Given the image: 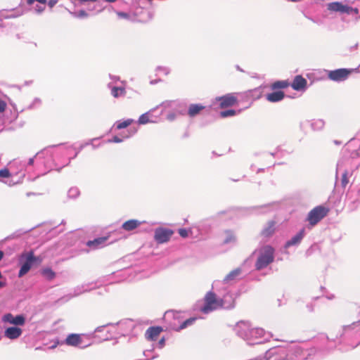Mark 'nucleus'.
Returning <instances> with one entry per match:
<instances>
[{
	"label": "nucleus",
	"instance_id": "f257e3e1",
	"mask_svg": "<svg viewBox=\"0 0 360 360\" xmlns=\"http://www.w3.org/2000/svg\"><path fill=\"white\" fill-rule=\"evenodd\" d=\"M236 334L248 345L262 344L268 341L271 335L262 328H253L247 322H239L235 327Z\"/></svg>",
	"mask_w": 360,
	"mask_h": 360
},
{
	"label": "nucleus",
	"instance_id": "f03ea898",
	"mask_svg": "<svg viewBox=\"0 0 360 360\" xmlns=\"http://www.w3.org/2000/svg\"><path fill=\"white\" fill-rule=\"evenodd\" d=\"M252 255H257V259L255 263V269L261 271L274 262L275 250L270 245H264L257 248Z\"/></svg>",
	"mask_w": 360,
	"mask_h": 360
},
{
	"label": "nucleus",
	"instance_id": "7ed1b4c3",
	"mask_svg": "<svg viewBox=\"0 0 360 360\" xmlns=\"http://www.w3.org/2000/svg\"><path fill=\"white\" fill-rule=\"evenodd\" d=\"M39 261L40 259L34 255L33 251L22 252L19 257L21 266L18 272V276L22 277L25 275L30 271L32 266Z\"/></svg>",
	"mask_w": 360,
	"mask_h": 360
},
{
	"label": "nucleus",
	"instance_id": "20e7f679",
	"mask_svg": "<svg viewBox=\"0 0 360 360\" xmlns=\"http://www.w3.org/2000/svg\"><path fill=\"white\" fill-rule=\"evenodd\" d=\"M328 214V210L321 206H316L312 209L307 214L306 221L309 222L307 228L311 229L316 225Z\"/></svg>",
	"mask_w": 360,
	"mask_h": 360
},
{
	"label": "nucleus",
	"instance_id": "39448f33",
	"mask_svg": "<svg viewBox=\"0 0 360 360\" xmlns=\"http://www.w3.org/2000/svg\"><path fill=\"white\" fill-rule=\"evenodd\" d=\"M359 72V68H339L334 70H327V75L329 79L340 82L348 79L351 73Z\"/></svg>",
	"mask_w": 360,
	"mask_h": 360
},
{
	"label": "nucleus",
	"instance_id": "423d86ee",
	"mask_svg": "<svg viewBox=\"0 0 360 360\" xmlns=\"http://www.w3.org/2000/svg\"><path fill=\"white\" fill-rule=\"evenodd\" d=\"M221 307L220 299H217L214 292L210 291L205 297V304L201 308V311L208 314Z\"/></svg>",
	"mask_w": 360,
	"mask_h": 360
},
{
	"label": "nucleus",
	"instance_id": "0eeeda50",
	"mask_svg": "<svg viewBox=\"0 0 360 360\" xmlns=\"http://www.w3.org/2000/svg\"><path fill=\"white\" fill-rule=\"evenodd\" d=\"M159 107V105H158ZM162 110L159 114V116L163 114V112L166 109H171L172 110H176L179 114L185 115L186 112V103L180 101H163L160 105Z\"/></svg>",
	"mask_w": 360,
	"mask_h": 360
},
{
	"label": "nucleus",
	"instance_id": "6e6552de",
	"mask_svg": "<svg viewBox=\"0 0 360 360\" xmlns=\"http://www.w3.org/2000/svg\"><path fill=\"white\" fill-rule=\"evenodd\" d=\"M288 355L286 348L275 347L266 352V360H288Z\"/></svg>",
	"mask_w": 360,
	"mask_h": 360
},
{
	"label": "nucleus",
	"instance_id": "1a4fd4ad",
	"mask_svg": "<svg viewBox=\"0 0 360 360\" xmlns=\"http://www.w3.org/2000/svg\"><path fill=\"white\" fill-rule=\"evenodd\" d=\"M173 233L172 229L158 227L155 229L154 239L158 243H164L169 240Z\"/></svg>",
	"mask_w": 360,
	"mask_h": 360
},
{
	"label": "nucleus",
	"instance_id": "9d476101",
	"mask_svg": "<svg viewBox=\"0 0 360 360\" xmlns=\"http://www.w3.org/2000/svg\"><path fill=\"white\" fill-rule=\"evenodd\" d=\"M65 342L68 345L77 347L81 349L86 348L91 345V343L84 344L82 335L75 333L68 335Z\"/></svg>",
	"mask_w": 360,
	"mask_h": 360
},
{
	"label": "nucleus",
	"instance_id": "9b49d317",
	"mask_svg": "<svg viewBox=\"0 0 360 360\" xmlns=\"http://www.w3.org/2000/svg\"><path fill=\"white\" fill-rule=\"evenodd\" d=\"M327 10L330 13L345 14L348 11V5L342 1H333L326 4Z\"/></svg>",
	"mask_w": 360,
	"mask_h": 360
},
{
	"label": "nucleus",
	"instance_id": "f8f14e48",
	"mask_svg": "<svg viewBox=\"0 0 360 360\" xmlns=\"http://www.w3.org/2000/svg\"><path fill=\"white\" fill-rule=\"evenodd\" d=\"M114 326H119L121 331L119 333L122 335H125L131 332L135 327V324L131 319H123L116 323H113Z\"/></svg>",
	"mask_w": 360,
	"mask_h": 360
},
{
	"label": "nucleus",
	"instance_id": "ddd939ff",
	"mask_svg": "<svg viewBox=\"0 0 360 360\" xmlns=\"http://www.w3.org/2000/svg\"><path fill=\"white\" fill-rule=\"evenodd\" d=\"M216 101L219 102L221 108H226L233 105L237 98L233 94H227L224 96L216 98Z\"/></svg>",
	"mask_w": 360,
	"mask_h": 360
},
{
	"label": "nucleus",
	"instance_id": "4468645a",
	"mask_svg": "<svg viewBox=\"0 0 360 360\" xmlns=\"http://www.w3.org/2000/svg\"><path fill=\"white\" fill-rule=\"evenodd\" d=\"M305 236V228L301 229L295 236L290 240H287L284 245L285 248H288L291 246L298 245Z\"/></svg>",
	"mask_w": 360,
	"mask_h": 360
},
{
	"label": "nucleus",
	"instance_id": "2eb2a0df",
	"mask_svg": "<svg viewBox=\"0 0 360 360\" xmlns=\"http://www.w3.org/2000/svg\"><path fill=\"white\" fill-rule=\"evenodd\" d=\"M157 108H158V106L150 110L149 111H148L146 113L142 114L139 118V120H138L139 124H146L150 123V122L151 123L157 122L159 115L156 116L155 117H153V112Z\"/></svg>",
	"mask_w": 360,
	"mask_h": 360
},
{
	"label": "nucleus",
	"instance_id": "dca6fc26",
	"mask_svg": "<svg viewBox=\"0 0 360 360\" xmlns=\"http://www.w3.org/2000/svg\"><path fill=\"white\" fill-rule=\"evenodd\" d=\"M10 168L13 169V167H16L18 171L13 172V174L15 175L20 174V178L21 180L25 176V173L22 172L24 170H26V162L25 161L14 160L13 162L9 164Z\"/></svg>",
	"mask_w": 360,
	"mask_h": 360
},
{
	"label": "nucleus",
	"instance_id": "f3484780",
	"mask_svg": "<svg viewBox=\"0 0 360 360\" xmlns=\"http://www.w3.org/2000/svg\"><path fill=\"white\" fill-rule=\"evenodd\" d=\"M307 81L302 75H296L291 84V87L297 91H304L307 89Z\"/></svg>",
	"mask_w": 360,
	"mask_h": 360
},
{
	"label": "nucleus",
	"instance_id": "a211bd4d",
	"mask_svg": "<svg viewBox=\"0 0 360 360\" xmlns=\"http://www.w3.org/2000/svg\"><path fill=\"white\" fill-rule=\"evenodd\" d=\"M3 320L15 326H23L25 323V316L22 314L14 316L11 314H6L4 316Z\"/></svg>",
	"mask_w": 360,
	"mask_h": 360
},
{
	"label": "nucleus",
	"instance_id": "6ab92c4d",
	"mask_svg": "<svg viewBox=\"0 0 360 360\" xmlns=\"http://www.w3.org/2000/svg\"><path fill=\"white\" fill-rule=\"evenodd\" d=\"M221 307L226 309H231L235 307V297L231 293H226L220 298Z\"/></svg>",
	"mask_w": 360,
	"mask_h": 360
},
{
	"label": "nucleus",
	"instance_id": "aec40b11",
	"mask_svg": "<svg viewBox=\"0 0 360 360\" xmlns=\"http://www.w3.org/2000/svg\"><path fill=\"white\" fill-rule=\"evenodd\" d=\"M242 274V269L240 267L236 268L229 272L224 278L223 283L225 284L232 283L240 279Z\"/></svg>",
	"mask_w": 360,
	"mask_h": 360
},
{
	"label": "nucleus",
	"instance_id": "412c9836",
	"mask_svg": "<svg viewBox=\"0 0 360 360\" xmlns=\"http://www.w3.org/2000/svg\"><path fill=\"white\" fill-rule=\"evenodd\" d=\"M55 146H49L47 148H45L44 149H43L40 152L37 153L35 155L34 157L30 158L28 162H26V168L27 167V166L33 165L35 158H37V159H39V158H44L45 155L46 156L51 157V155H52V148L53 147H55Z\"/></svg>",
	"mask_w": 360,
	"mask_h": 360
},
{
	"label": "nucleus",
	"instance_id": "4be33fe9",
	"mask_svg": "<svg viewBox=\"0 0 360 360\" xmlns=\"http://www.w3.org/2000/svg\"><path fill=\"white\" fill-rule=\"evenodd\" d=\"M22 330L21 328L16 326H12L5 330L4 335L11 340H15L19 338L22 335Z\"/></svg>",
	"mask_w": 360,
	"mask_h": 360
},
{
	"label": "nucleus",
	"instance_id": "5701e85b",
	"mask_svg": "<svg viewBox=\"0 0 360 360\" xmlns=\"http://www.w3.org/2000/svg\"><path fill=\"white\" fill-rule=\"evenodd\" d=\"M162 331V328L160 326H151L146 331L145 336L148 340H154Z\"/></svg>",
	"mask_w": 360,
	"mask_h": 360
},
{
	"label": "nucleus",
	"instance_id": "b1692460",
	"mask_svg": "<svg viewBox=\"0 0 360 360\" xmlns=\"http://www.w3.org/2000/svg\"><path fill=\"white\" fill-rule=\"evenodd\" d=\"M347 198L350 209L352 210L356 209L360 204V197L356 195L355 191H351L347 194Z\"/></svg>",
	"mask_w": 360,
	"mask_h": 360
},
{
	"label": "nucleus",
	"instance_id": "393cba45",
	"mask_svg": "<svg viewBox=\"0 0 360 360\" xmlns=\"http://www.w3.org/2000/svg\"><path fill=\"white\" fill-rule=\"evenodd\" d=\"M106 240V237H100L92 240L87 241L86 245L91 249H98L105 245Z\"/></svg>",
	"mask_w": 360,
	"mask_h": 360
},
{
	"label": "nucleus",
	"instance_id": "a878e982",
	"mask_svg": "<svg viewBox=\"0 0 360 360\" xmlns=\"http://www.w3.org/2000/svg\"><path fill=\"white\" fill-rule=\"evenodd\" d=\"M285 97V94L281 91H274L266 95L267 101L271 103H276L282 101Z\"/></svg>",
	"mask_w": 360,
	"mask_h": 360
},
{
	"label": "nucleus",
	"instance_id": "bb28decb",
	"mask_svg": "<svg viewBox=\"0 0 360 360\" xmlns=\"http://www.w3.org/2000/svg\"><path fill=\"white\" fill-rule=\"evenodd\" d=\"M142 224L141 221L137 219H130L122 224V228L127 231H131L136 229Z\"/></svg>",
	"mask_w": 360,
	"mask_h": 360
},
{
	"label": "nucleus",
	"instance_id": "cd10ccee",
	"mask_svg": "<svg viewBox=\"0 0 360 360\" xmlns=\"http://www.w3.org/2000/svg\"><path fill=\"white\" fill-rule=\"evenodd\" d=\"M275 221H269L262 231V235L264 237H269L273 235L275 231Z\"/></svg>",
	"mask_w": 360,
	"mask_h": 360
},
{
	"label": "nucleus",
	"instance_id": "c85d7f7f",
	"mask_svg": "<svg viewBox=\"0 0 360 360\" xmlns=\"http://www.w3.org/2000/svg\"><path fill=\"white\" fill-rule=\"evenodd\" d=\"M204 108L205 106L201 104H191L188 107L187 113L191 117H193Z\"/></svg>",
	"mask_w": 360,
	"mask_h": 360
},
{
	"label": "nucleus",
	"instance_id": "c756f323",
	"mask_svg": "<svg viewBox=\"0 0 360 360\" xmlns=\"http://www.w3.org/2000/svg\"><path fill=\"white\" fill-rule=\"evenodd\" d=\"M108 87L111 89V94L115 98H118L125 95V89L121 86H112L111 83L108 84Z\"/></svg>",
	"mask_w": 360,
	"mask_h": 360
},
{
	"label": "nucleus",
	"instance_id": "7c9ffc66",
	"mask_svg": "<svg viewBox=\"0 0 360 360\" xmlns=\"http://www.w3.org/2000/svg\"><path fill=\"white\" fill-rule=\"evenodd\" d=\"M236 243V237L235 234L230 230L225 231L224 244H235Z\"/></svg>",
	"mask_w": 360,
	"mask_h": 360
},
{
	"label": "nucleus",
	"instance_id": "2f4dec72",
	"mask_svg": "<svg viewBox=\"0 0 360 360\" xmlns=\"http://www.w3.org/2000/svg\"><path fill=\"white\" fill-rule=\"evenodd\" d=\"M311 127L314 131L321 130L323 128L325 122L323 120H313L310 123Z\"/></svg>",
	"mask_w": 360,
	"mask_h": 360
},
{
	"label": "nucleus",
	"instance_id": "473e14b6",
	"mask_svg": "<svg viewBox=\"0 0 360 360\" xmlns=\"http://www.w3.org/2000/svg\"><path fill=\"white\" fill-rule=\"evenodd\" d=\"M91 289V288H89V284H84V285H82L81 286H77V288H75L74 294H73V295H72V297L78 296L83 292L90 290Z\"/></svg>",
	"mask_w": 360,
	"mask_h": 360
},
{
	"label": "nucleus",
	"instance_id": "72a5a7b5",
	"mask_svg": "<svg viewBox=\"0 0 360 360\" xmlns=\"http://www.w3.org/2000/svg\"><path fill=\"white\" fill-rule=\"evenodd\" d=\"M196 319H197V318H195V317H191V318H189V319L185 320L180 324L179 326H178L176 328H175V330L180 331L181 330H183V329L187 328L188 326L193 325Z\"/></svg>",
	"mask_w": 360,
	"mask_h": 360
},
{
	"label": "nucleus",
	"instance_id": "f704fd0d",
	"mask_svg": "<svg viewBox=\"0 0 360 360\" xmlns=\"http://www.w3.org/2000/svg\"><path fill=\"white\" fill-rule=\"evenodd\" d=\"M41 274L48 281L53 280L56 276V273L50 268H45L41 270Z\"/></svg>",
	"mask_w": 360,
	"mask_h": 360
},
{
	"label": "nucleus",
	"instance_id": "c9c22d12",
	"mask_svg": "<svg viewBox=\"0 0 360 360\" xmlns=\"http://www.w3.org/2000/svg\"><path fill=\"white\" fill-rule=\"evenodd\" d=\"M133 120L132 119H127L126 120H119L117 122H116V123L115 124V126L116 127L117 129H124L126 127H127L128 126H129L132 122H133Z\"/></svg>",
	"mask_w": 360,
	"mask_h": 360
},
{
	"label": "nucleus",
	"instance_id": "e433bc0d",
	"mask_svg": "<svg viewBox=\"0 0 360 360\" xmlns=\"http://www.w3.org/2000/svg\"><path fill=\"white\" fill-rule=\"evenodd\" d=\"M289 86V84L287 81H277L272 84L271 89H285Z\"/></svg>",
	"mask_w": 360,
	"mask_h": 360
},
{
	"label": "nucleus",
	"instance_id": "4c0bfd02",
	"mask_svg": "<svg viewBox=\"0 0 360 360\" xmlns=\"http://www.w3.org/2000/svg\"><path fill=\"white\" fill-rule=\"evenodd\" d=\"M136 132V130H134L133 132L129 135L123 136L122 138H120L119 136H114L112 139L108 140L109 143H121L124 141V139L129 138L131 136L134 134Z\"/></svg>",
	"mask_w": 360,
	"mask_h": 360
},
{
	"label": "nucleus",
	"instance_id": "58836bf2",
	"mask_svg": "<svg viewBox=\"0 0 360 360\" xmlns=\"http://www.w3.org/2000/svg\"><path fill=\"white\" fill-rule=\"evenodd\" d=\"M70 13L75 18H84L89 16V14L84 10H80L79 11H70Z\"/></svg>",
	"mask_w": 360,
	"mask_h": 360
},
{
	"label": "nucleus",
	"instance_id": "ea45409f",
	"mask_svg": "<svg viewBox=\"0 0 360 360\" xmlns=\"http://www.w3.org/2000/svg\"><path fill=\"white\" fill-rule=\"evenodd\" d=\"M79 195V191L77 187H72L69 189L68 196L70 198H75Z\"/></svg>",
	"mask_w": 360,
	"mask_h": 360
},
{
	"label": "nucleus",
	"instance_id": "a19ab883",
	"mask_svg": "<svg viewBox=\"0 0 360 360\" xmlns=\"http://www.w3.org/2000/svg\"><path fill=\"white\" fill-rule=\"evenodd\" d=\"M236 114H237V112L235 110L230 109V110L221 111L220 112V116L221 117H228L234 116Z\"/></svg>",
	"mask_w": 360,
	"mask_h": 360
},
{
	"label": "nucleus",
	"instance_id": "79ce46f5",
	"mask_svg": "<svg viewBox=\"0 0 360 360\" xmlns=\"http://www.w3.org/2000/svg\"><path fill=\"white\" fill-rule=\"evenodd\" d=\"M13 173H11L8 169L4 168L0 169V177L1 178H9Z\"/></svg>",
	"mask_w": 360,
	"mask_h": 360
},
{
	"label": "nucleus",
	"instance_id": "37998d69",
	"mask_svg": "<svg viewBox=\"0 0 360 360\" xmlns=\"http://www.w3.org/2000/svg\"><path fill=\"white\" fill-rule=\"evenodd\" d=\"M155 71L159 72H162L165 75H167L170 72V69L165 66H158L155 69Z\"/></svg>",
	"mask_w": 360,
	"mask_h": 360
},
{
	"label": "nucleus",
	"instance_id": "c03bdc74",
	"mask_svg": "<svg viewBox=\"0 0 360 360\" xmlns=\"http://www.w3.org/2000/svg\"><path fill=\"white\" fill-rule=\"evenodd\" d=\"M94 140H95V139H91V140H90L89 142H86V143H83V144L80 145L79 148H78V150H77V152L75 153V155H74L72 158H71L70 159L69 162H70V160H71L72 159L75 158L77 156L78 153H79V152H80V151H81V150H82L85 146H86L89 145V144H90L91 142H93Z\"/></svg>",
	"mask_w": 360,
	"mask_h": 360
},
{
	"label": "nucleus",
	"instance_id": "a18cd8bd",
	"mask_svg": "<svg viewBox=\"0 0 360 360\" xmlns=\"http://www.w3.org/2000/svg\"><path fill=\"white\" fill-rule=\"evenodd\" d=\"M179 115L180 114H179L176 110H172V112L167 115V119L169 121H174L176 118L177 115Z\"/></svg>",
	"mask_w": 360,
	"mask_h": 360
},
{
	"label": "nucleus",
	"instance_id": "49530a36",
	"mask_svg": "<svg viewBox=\"0 0 360 360\" xmlns=\"http://www.w3.org/2000/svg\"><path fill=\"white\" fill-rule=\"evenodd\" d=\"M341 184L343 187H345L348 184L347 172L346 171H344L342 174Z\"/></svg>",
	"mask_w": 360,
	"mask_h": 360
},
{
	"label": "nucleus",
	"instance_id": "de8ad7c7",
	"mask_svg": "<svg viewBox=\"0 0 360 360\" xmlns=\"http://www.w3.org/2000/svg\"><path fill=\"white\" fill-rule=\"evenodd\" d=\"M359 10L357 8H352L349 6H348V11H347L346 14H359Z\"/></svg>",
	"mask_w": 360,
	"mask_h": 360
},
{
	"label": "nucleus",
	"instance_id": "09e8293b",
	"mask_svg": "<svg viewBox=\"0 0 360 360\" xmlns=\"http://www.w3.org/2000/svg\"><path fill=\"white\" fill-rule=\"evenodd\" d=\"M114 326L113 323H108L105 325H103V326H98L95 330H94V333H100V332H102L103 330V329L106 327V326Z\"/></svg>",
	"mask_w": 360,
	"mask_h": 360
},
{
	"label": "nucleus",
	"instance_id": "8fccbe9b",
	"mask_svg": "<svg viewBox=\"0 0 360 360\" xmlns=\"http://www.w3.org/2000/svg\"><path fill=\"white\" fill-rule=\"evenodd\" d=\"M178 232L182 238H186L188 235V231L186 229H179Z\"/></svg>",
	"mask_w": 360,
	"mask_h": 360
},
{
	"label": "nucleus",
	"instance_id": "3c124183",
	"mask_svg": "<svg viewBox=\"0 0 360 360\" xmlns=\"http://www.w3.org/2000/svg\"><path fill=\"white\" fill-rule=\"evenodd\" d=\"M117 15L120 18H124V19H129V14L125 12H117Z\"/></svg>",
	"mask_w": 360,
	"mask_h": 360
},
{
	"label": "nucleus",
	"instance_id": "603ef678",
	"mask_svg": "<svg viewBox=\"0 0 360 360\" xmlns=\"http://www.w3.org/2000/svg\"><path fill=\"white\" fill-rule=\"evenodd\" d=\"M45 9V6H39V5H37L35 7H34V11L37 13V14H40Z\"/></svg>",
	"mask_w": 360,
	"mask_h": 360
},
{
	"label": "nucleus",
	"instance_id": "864d4df0",
	"mask_svg": "<svg viewBox=\"0 0 360 360\" xmlns=\"http://www.w3.org/2000/svg\"><path fill=\"white\" fill-rule=\"evenodd\" d=\"M165 338H162L158 343V347L162 349L165 346Z\"/></svg>",
	"mask_w": 360,
	"mask_h": 360
},
{
	"label": "nucleus",
	"instance_id": "5fc2aeb1",
	"mask_svg": "<svg viewBox=\"0 0 360 360\" xmlns=\"http://www.w3.org/2000/svg\"><path fill=\"white\" fill-rule=\"evenodd\" d=\"M58 3V0H49L48 6L51 8Z\"/></svg>",
	"mask_w": 360,
	"mask_h": 360
},
{
	"label": "nucleus",
	"instance_id": "6e6d98bb",
	"mask_svg": "<svg viewBox=\"0 0 360 360\" xmlns=\"http://www.w3.org/2000/svg\"><path fill=\"white\" fill-rule=\"evenodd\" d=\"M6 108V103L4 101L0 100V112H3Z\"/></svg>",
	"mask_w": 360,
	"mask_h": 360
},
{
	"label": "nucleus",
	"instance_id": "4d7b16f0",
	"mask_svg": "<svg viewBox=\"0 0 360 360\" xmlns=\"http://www.w3.org/2000/svg\"><path fill=\"white\" fill-rule=\"evenodd\" d=\"M41 103V100L39 98H35L33 103L30 105V108H32L35 104L39 105Z\"/></svg>",
	"mask_w": 360,
	"mask_h": 360
},
{
	"label": "nucleus",
	"instance_id": "13d9d810",
	"mask_svg": "<svg viewBox=\"0 0 360 360\" xmlns=\"http://www.w3.org/2000/svg\"><path fill=\"white\" fill-rule=\"evenodd\" d=\"M342 165H343V161L342 160H339L338 162V164H337V172L341 169V168L342 167Z\"/></svg>",
	"mask_w": 360,
	"mask_h": 360
},
{
	"label": "nucleus",
	"instance_id": "bf43d9fd",
	"mask_svg": "<svg viewBox=\"0 0 360 360\" xmlns=\"http://www.w3.org/2000/svg\"><path fill=\"white\" fill-rule=\"evenodd\" d=\"M18 181H17L18 183ZM4 183L8 184V186H13L16 184V182L13 181V180H10V181H4Z\"/></svg>",
	"mask_w": 360,
	"mask_h": 360
},
{
	"label": "nucleus",
	"instance_id": "052dcab7",
	"mask_svg": "<svg viewBox=\"0 0 360 360\" xmlns=\"http://www.w3.org/2000/svg\"><path fill=\"white\" fill-rule=\"evenodd\" d=\"M110 77L111 79L115 80V81H117V80L120 79L119 77H117V76H112L111 75H110Z\"/></svg>",
	"mask_w": 360,
	"mask_h": 360
},
{
	"label": "nucleus",
	"instance_id": "680f3d73",
	"mask_svg": "<svg viewBox=\"0 0 360 360\" xmlns=\"http://www.w3.org/2000/svg\"><path fill=\"white\" fill-rule=\"evenodd\" d=\"M6 285V282H3L0 281V288L4 287Z\"/></svg>",
	"mask_w": 360,
	"mask_h": 360
},
{
	"label": "nucleus",
	"instance_id": "e2e57ef3",
	"mask_svg": "<svg viewBox=\"0 0 360 360\" xmlns=\"http://www.w3.org/2000/svg\"><path fill=\"white\" fill-rule=\"evenodd\" d=\"M352 142H353V140H350L349 142L347 143V149H349V148L351 147L352 144Z\"/></svg>",
	"mask_w": 360,
	"mask_h": 360
},
{
	"label": "nucleus",
	"instance_id": "0e129e2a",
	"mask_svg": "<svg viewBox=\"0 0 360 360\" xmlns=\"http://www.w3.org/2000/svg\"><path fill=\"white\" fill-rule=\"evenodd\" d=\"M35 0H27V3L28 5H32Z\"/></svg>",
	"mask_w": 360,
	"mask_h": 360
},
{
	"label": "nucleus",
	"instance_id": "69168bd1",
	"mask_svg": "<svg viewBox=\"0 0 360 360\" xmlns=\"http://www.w3.org/2000/svg\"><path fill=\"white\" fill-rule=\"evenodd\" d=\"M159 81H160V80H157V79H155V80H152V81H150V83L151 84H157Z\"/></svg>",
	"mask_w": 360,
	"mask_h": 360
},
{
	"label": "nucleus",
	"instance_id": "338daca9",
	"mask_svg": "<svg viewBox=\"0 0 360 360\" xmlns=\"http://www.w3.org/2000/svg\"><path fill=\"white\" fill-rule=\"evenodd\" d=\"M109 338H110V336L108 334H106L105 336L103 338V340H109Z\"/></svg>",
	"mask_w": 360,
	"mask_h": 360
},
{
	"label": "nucleus",
	"instance_id": "774afa93",
	"mask_svg": "<svg viewBox=\"0 0 360 360\" xmlns=\"http://www.w3.org/2000/svg\"><path fill=\"white\" fill-rule=\"evenodd\" d=\"M355 193H356V195H358L360 197V188Z\"/></svg>",
	"mask_w": 360,
	"mask_h": 360
}]
</instances>
